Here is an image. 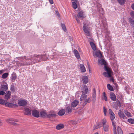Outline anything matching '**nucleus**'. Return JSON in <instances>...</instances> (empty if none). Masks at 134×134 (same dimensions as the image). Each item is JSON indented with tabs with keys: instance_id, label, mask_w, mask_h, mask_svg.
Returning a JSON list of instances; mask_svg holds the SVG:
<instances>
[{
	"instance_id": "1",
	"label": "nucleus",
	"mask_w": 134,
	"mask_h": 134,
	"mask_svg": "<svg viewBox=\"0 0 134 134\" xmlns=\"http://www.w3.org/2000/svg\"><path fill=\"white\" fill-rule=\"evenodd\" d=\"M98 62L100 64L104 65V69L107 72L103 73V75L106 77H111V73L112 72L111 70L107 65V63L105 60L103 59H98Z\"/></svg>"
},
{
	"instance_id": "2",
	"label": "nucleus",
	"mask_w": 134,
	"mask_h": 134,
	"mask_svg": "<svg viewBox=\"0 0 134 134\" xmlns=\"http://www.w3.org/2000/svg\"><path fill=\"white\" fill-rule=\"evenodd\" d=\"M112 122V125L113 127V129L114 130V133L115 134H123V131L121 128L118 126L117 127V132H116L115 129H116V125L115 122L114 121V120L111 121Z\"/></svg>"
},
{
	"instance_id": "3",
	"label": "nucleus",
	"mask_w": 134,
	"mask_h": 134,
	"mask_svg": "<svg viewBox=\"0 0 134 134\" xmlns=\"http://www.w3.org/2000/svg\"><path fill=\"white\" fill-rule=\"evenodd\" d=\"M93 55L95 58L97 57L101 58L103 57L102 54L101 53V51L99 50L96 51H93Z\"/></svg>"
},
{
	"instance_id": "4",
	"label": "nucleus",
	"mask_w": 134,
	"mask_h": 134,
	"mask_svg": "<svg viewBox=\"0 0 134 134\" xmlns=\"http://www.w3.org/2000/svg\"><path fill=\"white\" fill-rule=\"evenodd\" d=\"M7 121L8 123L11 124L12 125L15 126H16L18 125V124L14 122H18V120L15 119H8L7 120Z\"/></svg>"
},
{
	"instance_id": "5",
	"label": "nucleus",
	"mask_w": 134,
	"mask_h": 134,
	"mask_svg": "<svg viewBox=\"0 0 134 134\" xmlns=\"http://www.w3.org/2000/svg\"><path fill=\"white\" fill-rule=\"evenodd\" d=\"M30 61L29 62L30 65L37 62L36 60V55L35 54L34 55H30Z\"/></svg>"
},
{
	"instance_id": "6",
	"label": "nucleus",
	"mask_w": 134,
	"mask_h": 134,
	"mask_svg": "<svg viewBox=\"0 0 134 134\" xmlns=\"http://www.w3.org/2000/svg\"><path fill=\"white\" fill-rule=\"evenodd\" d=\"M18 103L19 106L23 107L26 106L27 104V100H19Z\"/></svg>"
},
{
	"instance_id": "7",
	"label": "nucleus",
	"mask_w": 134,
	"mask_h": 134,
	"mask_svg": "<svg viewBox=\"0 0 134 134\" xmlns=\"http://www.w3.org/2000/svg\"><path fill=\"white\" fill-rule=\"evenodd\" d=\"M87 26L84 24L82 29L86 36H91V34L90 32L88 31L87 29Z\"/></svg>"
},
{
	"instance_id": "8",
	"label": "nucleus",
	"mask_w": 134,
	"mask_h": 134,
	"mask_svg": "<svg viewBox=\"0 0 134 134\" xmlns=\"http://www.w3.org/2000/svg\"><path fill=\"white\" fill-rule=\"evenodd\" d=\"M32 115L36 118H38L40 116V114L38 111L35 109L33 110L32 111Z\"/></svg>"
},
{
	"instance_id": "9",
	"label": "nucleus",
	"mask_w": 134,
	"mask_h": 134,
	"mask_svg": "<svg viewBox=\"0 0 134 134\" xmlns=\"http://www.w3.org/2000/svg\"><path fill=\"white\" fill-rule=\"evenodd\" d=\"M109 112L110 115V118L111 121L114 120L115 118V115L111 109H109Z\"/></svg>"
},
{
	"instance_id": "10",
	"label": "nucleus",
	"mask_w": 134,
	"mask_h": 134,
	"mask_svg": "<svg viewBox=\"0 0 134 134\" xmlns=\"http://www.w3.org/2000/svg\"><path fill=\"white\" fill-rule=\"evenodd\" d=\"M5 105L6 107L12 108L17 107H18V105L17 104L7 102L5 103Z\"/></svg>"
},
{
	"instance_id": "11",
	"label": "nucleus",
	"mask_w": 134,
	"mask_h": 134,
	"mask_svg": "<svg viewBox=\"0 0 134 134\" xmlns=\"http://www.w3.org/2000/svg\"><path fill=\"white\" fill-rule=\"evenodd\" d=\"M92 97V100L93 103H94L95 102L96 99V91L95 88H94L93 89Z\"/></svg>"
},
{
	"instance_id": "12",
	"label": "nucleus",
	"mask_w": 134,
	"mask_h": 134,
	"mask_svg": "<svg viewBox=\"0 0 134 134\" xmlns=\"http://www.w3.org/2000/svg\"><path fill=\"white\" fill-rule=\"evenodd\" d=\"M8 89L7 84L5 83V84L2 85L0 88V90L6 91Z\"/></svg>"
},
{
	"instance_id": "13",
	"label": "nucleus",
	"mask_w": 134,
	"mask_h": 134,
	"mask_svg": "<svg viewBox=\"0 0 134 134\" xmlns=\"http://www.w3.org/2000/svg\"><path fill=\"white\" fill-rule=\"evenodd\" d=\"M88 88L87 86L86 85H84V87L81 90L82 94H86L88 92Z\"/></svg>"
},
{
	"instance_id": "14",
	"label": "nucleus",
	"mask_w": 134,
	"mask_h": 134,
	"mask_svg": "<svg viewBox=\"0 0 134 134\" xmlns=\"http://www.w3.org/2000/svg\"><path fill=\"white\" fill-rule=\"evenodd\" d=\"M118 115L121 118L124 119L126 118V116L124 115L123 112L121 111V110H119V111Z\"/></svg>"
},
{
	"instance_id": "15",
	"label": "nucleus",
	"mask_w": 134,
	"mask_h": 134,
	"mask_svg": "<svg viewBox=\"0 0 134 134\" xmlns=\"http://www.w3.org/2000/svg\"><path fill=\"white\" fill-rule=\"evenodd\" d=\"M50 112L53 113L47 114V118H55L56 116V114L55 113L54 111H51Z\"/></svg>"
},
{
	"instance_id": "16",
	"label": "nucleus",
	"mask_w": 134,
	"mask_h": 134,
	"mask_svg": "<svg viewBox=\"0 0 134 134\" xmlns=\"http://www.w3.org/2000/svg\"><path fill=\"white\" fill-rule=\"evenodd\" d=\"M40 116L42 118L47 117V114L45 110L41 111L40 113Z\"/></svg>"
},
{
	"instance_id": "17",
	"label": "nucleus",
	"mask_w": 134,
	"mask_h": 134,
	"mask_svg": "<svg viewBox=\"0 0 134 134\" xmlns=\"http://www.w3.org/2000/svg\"><path fill=\"white\" fill-rule=\"evenodd\" d=\"M24 114L27 115H30L31 110L29 108H24Z\"/></svg>"
},
{
	"instance_id": "18",
	"label": "nucleus",
	"mask_w": 134,
	"mask_h": 134,
	"mask_svg": "<svg viewBox=\"0 0 134 134\" xmlns=\"http://www.w3.org/2000/svg\"><path fill=\"white\" fill-rule=\"evenodd\" d=\"M83 82L84 84H86L88 82V77L85 75L82 78Z\"/></svg>"
},
{
	"instance_id": "19",
	"label": "nucleus",
	"mask_w": 134,
	"mask_h": 134,
	"mask_svg": "<svg viewBox=\"0 0 134 134\" xmlns=\"http://www.w3.org/2000/svg\"><path fill=\"white\" fill-rule=\"evenodd\" d=\"M79 102L77 100H74L71 104V107L74 108L76 107L78 104Z\"/></svg>"
},
{
	"instance_id": "20",
	"label": "nucleus",
	"mask_w": 134,
	"mask_h": 134,
	"mask_svg": "<svg viewBox=\"0 0 134 134\" xmlns=\"http://www.w3.org/2000/svg\"><path fill=\"white\" fill-rule=\"evenodd\" d=\"M91 101V98H88L86 99L83 103L82 105L83 107L85 106L88 103H90Z\"/></svg>"
},
{
	"instance_id": "21",
	"label": "nucleus",
	"mask_w": 134,
	"mask_h": 134,
	"mask_svg": "<svg viewBox=\"0 0 134 134\" xmlns=\"http://www.w3.org/2000/svg\"><path fill=\"white\" fill-rule=\"evenodd\" d=\"M110 98L112 100L115 101L116 100V96L113 92H111L110 94Z\"/></svg>"
},
{
	"instance_id": "22",
	"label": "nucleus",
	"mask_w": 134,
	"mask_h": 134,
	"mask_svg": "<svg viewBox=\"0 0 134 134\" xmlns=\"http://www.w3.org/2000/svg\"><path fill=\"white\" fill-rule=\"evenodd\" d=\"M6 92V94L5 95L4 98L6 100H8L10 98L11 92L10 91H8L7 92Z\"/></svg>"
},
{
	"instance_id": "23",
	"label": "nucleus",
	"mask_w": 134,
	"mask_h": 134,
	"mask_svg": "<svg viewBox=\"0 0 134 134\" xmlns=\"http://www.w3.org/2000/svg\"><path fill=\"white\" fill-rule=\"evenodd\" d=\"M73 52L74 54L76 57V58L77 59H79L80 58V56L77 50L76 49H75L74 50Z\"/></svg>"
},
{
	"instance_id": "24",
	"label": "nucleus",
	"mask_w": 134,
	"mask_h": 134,
	"mask_svg": "<svg viewBox=\"0 0 134 134\" xmlns=\"http://www.w3.org/2000/svg\"><path fill=\"white\" fill-rule=\"evenodd\" d=\"M90 44L93 51H95L96 50V47L95 44L93 42H90Z\"/></svg>"
},
{
	"instance_id": "25",
	"label": "nucleus",
	"mask_w": 134,
	"mask_h": 134,
	"mask_svg": "<svg viewBox=\"0 0 134 134\" xmlns=\"http://www.w3.org/2000/svg\"><path fill=\"white\" fill-rule=\"evenodd\" d=\"M87 98V96L85 94H82L80 97V99L81 101L85 100Z\"/></svg>"
},
{
	"instance_id": "26",
	"label": "nucleus",
	"mask_w": 134,
	"mask_h": 134,
	"mask_svg": "<svg viewBox=\"0 0 134 134\" xmlns=\"http://www.w3.org/2000/svg\"><path fill=\"white\" fill-rule=\"evenodd\" d=\"M65 110L64 109H62L59 110L58 113V114L59 116H62L64 115L65 113Z\"/></svg>"
},
{
	"instance_id": "27",
	"label": "nucleus",
	"mask_w": 134,
	"mask_h": 134,
	"mask_svg": "<svg viewBox=\"0 0 134 134\" xmlns=\"http://www.w3.org/2000/svg\"><path fill=\"white\" fill-rule=\"evenodd\" d=\"M72 107H71V106L70 107L69 106H68L67 107H66V109L65 110L66 112L69 114L72 111Z\"/></svg>"
},
{
	"instance_id": "28",
	"label": "nucleus",
	"mask_w": 134,
	"mask_h": 134,
	"mask_svg": "<svg viewBox=\"0 0 134 134\" xmlns=\"http://www.w3.org/2000/svg\"><path fill=\"white\" fill-rule=\"evenodd\" d=\"M64 126V125L63 124H59L56 126V129L58 130H59L63 128Z\"/></svg>"
},
{
	"instance_id": "29",
	"label": "nucleus",
	"mask_w": 134,
	"mask_h": 134,
	"mask_svg": "<svg viewBox=\"0 0 134 134\" xmlns=\"http://www.w3.org/2000/svg\"><path fill=\"white\" fill-rule=\"evenodd\" d=\"M16 74L13 72L12 75L11 81L12 82H14L16 79Z\"/></svg>"
},
{
	"instance_id": "30",
	"label": "nucleus",
	"mask_w": 134,
	"mask_h": 134,
	"mask_svg": "<svg viewBox=\"0 0 134 134\" xmlns=\"http://www.w3.org/2000/svg\"><path fill=\"white\" fill-rule=\"evenodd\" d=\"M77 16L79 18H83V17H84L83 12L82 11L79 12L77 14Z\"/></svg>"
},
{
	"instance_id": "31",
	"label": "nucleus",
	"mask_w": 134,
	"mask_h": 134,
	"mask_svg": "<svg viewBox=\"0 0 134 134\" xmlns=\"http://www.w3.org/2000/svg\"><path fill=\"white\" fill-rule=\"evenodd\" d=\"M80 67L81 72H85L86 71L85 68L83 64H80Z\"/></svg>"
},
{
	"instance_id": "32",
	"label": "nucleus",
	"mask_w": 134,
	"mask_h": 134,
	"mask_svg": "<svg viewBox=\"0 0 134 134\" xmlns=\"http://www.w3.org/2000/svg\"><path fill=\"white\" fill-rule=\"evenodd\" d=\"M36 60L37 62H40L41 61H42L41 59V55H36Z\"/></svg>"
},
{
	"instance_id": "33",
	"label": "nucleus",
	"mask_w": 134,
	"mask_h": 134,
	"mask_svg": "<svg viewBox=\"0 0 134 134\" xmlns=\"http://www.w3.org/2000/svg\"><path fill=\"white\" fill-rule=\"evenodd\" d=\"M42 61L47 60L48 58V56L47 55H41Z\"/></svg>"
},
{
	"instance_id": "34",
	"label": "nucleus",
	"mask_w": 134,
	"mask_h": 134,
	"mask_svg": "<svg viewBox=\"0 0 134 134\" xmlns=\"http://www.w3.org/2000/svg\"><path fill=\"white\" fill-rule=\"evenodd\" d=\"M129 21L131 26L134 27V20L130 18L129 19Z\"/></svg>"
},
{
	"instance_id": "35",
	"label": "nucleus",
	"mask_w": 134,
	"mask_h": 134,
	"mask_svg": "<svg viewBox=\"0 0 134 134\" xmlns=\"http://www.w3.org/2000/svg\"><path fill=\"white\" fill-rule=\"evenodd\" d=\"M103 128L105 132H107L108 131L109 126L108 124L103 125Z\"/></svg>"
},
{
	"instance_id": "36",
	"label": "nucleus",
	"mask_w": 134,
	"mask_h": 134,
	"mask_svg": "<svg viewBox=\"0 0 134 134\" xmlns=\"http://www.w3.org/2000/svg\"><path fill=\"white\" fill-rule=\"evenodd\" d=\"M117 2L121 5L124 4L126 2V0H117Z\"/></svg>"
},
{
	"instance_id": "37",
	"label": "nucleus",
	"mask_w": 134,
	"mask_h": 134,
	"mask_svg": "<svg viewBox=\"0 0 134 134\" xmlns=\"http://www.w3.org/2000/svg\"><path fill=\"white\" fill-rule=\"evenodd\" d=\"M102 100H105V101H107L108 100L107 96L104 92L103 93V97L102 98Z\"/></svg>"
},
{
	"instance_id": "38",
	"label": "nucleus",
	"mask_w": 134,
	"mask_h": 134,
	"mask_svg": "<svg viewBox=\"0 0 134 134\" xmlns=\"http://www.w3.org/2000/svg\"><path fill=\"white\" fill-rule=\"evenodd\" d=\"M9 75L8 73L6 72L4 73L2 76V78L3 79H5L7 78Z\"/></svg>"
},
{
	"instance_id": "39",
	"label": "nucleus",
	"mask_w": 134,
	"mask_h": 134,
	"mask_svg": "<svg viewBox=\"0 0 134 134\" xmlns=\"http://www.w3.org/2000/svg\"><path fill=\"white\" fill-rule=\"evenodd\" d=\"M108 88L109 90L111 91H114V89L113 87L111 86L109 84H108L107 85Z\"/></svg>"
},
{
	"instance_id": "40",
	"label": "nucleus",
	"mask_w": 134,
	"mask_h": 134,
	"mask_svg": "<svg viewBox=\"0 0 134 134\" xmlns=\"http://www.w3.org/2000/svg\"><path fill=\"white\" fill-rule=\"evenodd\" d=\"M72 7L73 8L75 9L77 8V5L75 2H73L72 3Z\"/></svg>"
},
{
	"instance_id": "41",
	"label": "nucleus",
	"mask_w": 134,
	"mask_h": 134,
	"mask_svg": "<svg viewBox=\"0 0 134 134\" xmlns=\"http://www.w3.org/2000/svg\"><path fill=\"white\" fill-rule=\"evenodd\" d=\"M127 121L130 123L132 124H134V119L131 118L129 119H128Z\"/></svg>"
},
{
	"instance_id": "42",
	"label": "nucleus",
	"mask_w": 134,
	"mask_h": 134,
	"mask_svg": "<svg viewBox=\"0 0 134 134\" xmlns=\"http://www.w3.org/2000/svg\"><path fill=\"white\" fill-rule=\"evenodd\" d=\"M125 114L128 117H129L131 116V114L127 110H126L124 112Z\"/></svg>"
},
{
	"instance_id": "43",
	"label": "nucleus",
	"mask_w": 134,
	"mask_h": 134,
	"mask_svg": "<svg viewBox=\"0 0 134 134\" xmlns=\"http://www.w3.org/2000/svg\"><path fill=\"white\" fill-rule=\"evenodd\" d=\"M5 100L2 99H0V104H5L6 103Z\"/></svg>"
},
{
	"instance_id": "44",
	"label": "nucleus",
	"mask_w": 134,
	"mask_h": 134,
	"mask_svg": "<svg viewBox=\"0 0 134 134\" xmlns=\"http://www.w3.org/2000/svg\"><path fill=\"white\" fill-rule=\"evenodd\" d=\"M64 31H66V29L65 26V25L64 24H62L61 25Z\"/></svg>"
},
{
	"instance_id": "45",
	"label": "nucleus",
	"mask_w": 134,
	"mask_h": 134,
	"mask_svg": "<svg viewBox=\"0 0 134 134\" xmlns=\"http://www.w3.org/2000/svg\"><path fill=\"white\" fill-rule=\"evenodd\" d=\"M102 123L103 124V125L108 124L106 120L105 119H103V121Z\"/></svg>"
},
{
	"instance_id": "46",
	"label": "nucleus",
	"mask_w": 134,
	"mask_h": 134,
	"mask_svg": "<svg viewBox=\"0 0 134 134\" xmlns=\"http://www.w3.org/2000/svg\"><path fill=\"white\" fill-rule=\"evenodd\" d=\"M10 90L12 91L13 92H14L15 91V88L13 85H11Z\"/></svg>"
},
{
	"instance_id": "47",
	"label": "nucleus",
	"mask_w": 134,
	"mask_h": 134,
	"mask_svg": "<svg viewBox=\"0 0 134 134\" xmlns=\"http://www.w3.org/2000/svg\"><path fill=\"white\" fill-rule=\"evenodd\" d=\"M23 59H25L26 60H30V56L29 57V58H28L27 57H26V56H24V57H21Z\"/></svg>"
},
{
	"instance_id": "48",
	"label": "nucleus",
	"mask_w": 134,
	"mask_h": 134,
	"mask_svg": "<svg viewBox=\"0 0 134 134\" xmlns=\"http://www.w3.org/2000/svg\"><path fill=\"white\" fill-rule=\"evenodd\" d=\"M103 112L104 113V115L105 116H106V114L107 112V109L105 108V107H103Z\"/></svg>"
},
{
	"instance_id": "49",
	"label": "nucleus",
	"mask_w": 134,
	"mask_h": 134,
	"mask_svg": "<svg viewBox=\"0 0 134 134\" xmlns=\"http://www.w3.org/2000/svg\"><path fill=\"white\" fill-rule=\"evenodd\" d=\"M116 102L117 105L119 107L121 106V104L120 102V101L118 100V99L117 100Z\"/></svg>"
},
{
	"instance_id": "50",
	"label": "nucleus",
	"mask_w": 134,
	"mask_h": 134,
	"mask_svg": "<svg viewBox=\"0 0 134 134\" xmlns=\"http://www.w3.org/2000/svg\"><path fill=\"white\" fill-rule=\"evenodd\" d=\"M30 65V64L29 63H27L26 62L25 63H22L21 64V66H24L25 65Z\"/></svg>"
},
{
	"instance_id": "51",
	"label": "nucleus",
	"mask_w": 134,
	"mask_h": 134,
	"mask_svg": "<svg viewBox=\"0 0 134 134\" xmlns=\"http://www.w3.org/2000/svg\"><path fill=\"white\" fill-rule=\"evenodd\" d=\"M5 91H0V95H4L5 94V93L4 92Z\"/></svg>"
},
{
	"instance_id": "52",
	"label": "nucleus",
	"mask_w": 134,
	"mask_h": 134,
	"mask_svg": "<svg viewBox=\"0 0 134 134\" xmlns=\"http://www.w3.org/2000/svg\"><path fill=\"white\" fill-rule=\"evenodd\" d=\"M94 127V129H96L100 128L99 126L98 125V124L96 125H95Z\"/></svg>"
},
{
	"instance_id": "53",
	"label": "nucleus",
	"mask_w": 134,
	"mask_h": 134,
	"mask_svg": "<svg viewBox=\"0 0 134 134\" xmlns=\"http://www.w3.org/2000/svg\"><path fill=\"white\" fill-rule=\"evenodd\" d=\"M110 80L111 82H114V79L111 76V77H110Z\"/></svg>"
},
{
	"instance_id": "54",
	"label": "nucleus",
	"mask_w": 134,
	"mask_h": 134,
	"mask_svg": "<svg viewBox=\"0 0 134 134\" xmlns=\"http://www.w3.org/2000/svg\"><path fill=\"white\" fill-rule=\"evenodd\" d=\"M131 15L132 17L134 18V11H132L131 12Z\"/></svg>"
},
{
	"instance_id": "55",
	"label": "nucleus",
	"mask_w": 134,
	"mask_h": 134,
	"mask_svg": "<svg viewBox=\"0 0 134 134\" xmlns=\"http://www.w3.org/2000/svg\"><path fill=\"white\" fill-rule=\"evenodd\" d=\"M75 19L76 20L77 22L79 23H80V21L79 19L77 18V16L76 17Z\"/></svg>"
},
{
	"instance_id": "56",
	"label": "nucleus",
	"mask_w": 134,
	"mask_h": 134,
	"mask_svg": "<svg viewBox=\"0 0 134 134\" xmlns=\"http://www.w3.org/2000/svg\"><path fill=\"white\" fill-rule=\"evenodd\" d=\"M4 72V70H0V75H1Z\"/></svg>"
},
{
	"instance_id": "57",
	"label": "nucleus",
	"mask_w": 134,
	"mask_h": 134,
	"mask_svg": "<svg viewBox=\"0 0 134 134\" xmlns=\"http://www.w3.org/2000/svg\"><path fill=\"white\" fill-rule=\"evenodd\" d=\"M98 125H99V127H102V124L101 123V122L99 123H98Z\"/></svg>"
},
{
	"instance_id": "58",
	"label": "nucleus",
	"mask_w": 134,
	"mask_h": 134,
	"mask_svg": "<svg viewBox=\"0 0 134 134\" xmlns=\"http://www.w3.org/2000/svg\"><path fill=\"white\" fill-rule=\"evenodd\" d=\"M131 7L132 9L134 10V3H133L131 5Z\"/></svg>"
},
{
	"instance_id": "59",
	"label": "nucleus",
	"mask_w": 134,
	"mask_h": 134,
	"mask_svg": "<svg viewBox=\"0 0 134 134\" xmlns=\"http://www.w3.org/2000/svg\"><path fill=\"white\" fill-rule=\"evenodd\" d=\"M50 3L51 4H52L53 3V0H49Z\"/></svg>"
},
{
	"instance_id": "60",
	"label": "nucleus",
	"mask_w": 134,
	"mask_h": 134,
	"mask_svg": "<svg viewBox=\"0 0 134 134\" xmlns=\"http://www.w3.org/2000/svg\"><path fill=\"white\" fill-rule=\"evenodd\" d=\"M55 12H56V14L58 16H59V12H58V11H55Z\"/></svg>"
},
{
	"instance_id": "61",
	"label": "nucleus",
	"mask_w": 134,
	"mask_h": 134,
	"mask_svg": "<svg viewBox=\"0 0 134 134\" xmlns=\"http://www.w3.org/2000/svg\"><path fill=\"white\" fill-rule=\"evenodd\" d=\"M90 40L89 41L90 42H92L93 40L92 37H90L89 38Z\"/></svg>"
},
{
	"instance_id": "62",
	"label": "nucleus",
	"mask_w": 134,
	"mask_h": 134,
	"mask_svg": "<svg viewBox=\"0 0 134 134\" xmlns=\"http://www.w3.org/2000/svg\"><path fill=\"white\" fill-rule=\"evenodd\" d=\"M69 39L71 42V41H72L73 39L71 37H69Z\"/></svg>"
},
{
	"instance_id": "63",
	"label": "nucleus",
	"mask_w": 134,
	"mask_h": 134,
	"mask_svg": "<svg viewBox=\"0 0 134 134\" xmlns=\"http://www.w3.org/2000/svg\"><path fill=\"white\" fill-rule=\"evenodd\" d=\"M132 36L133 38H134V31L133 32V33Z\"/></svg>"
},
{
	"instance_id": "64",
	"label": "nucleus",
	"mask_w": 134,
	"mask_h": 134,
	"mask_svg": "<svg viewBox=\"0 0 134 134\" xmlns=\"http://www.w3.org/2000/svg\"><path fill=\"white\" fill-rule=\"evenodd\" d=\"M71 1H74L75 2H77V0H71Z\"/></svg>"
}]
</instances>
